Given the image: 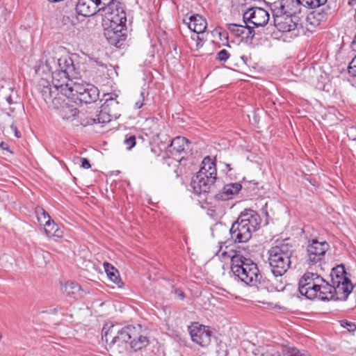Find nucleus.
Here are the masks:
<instances>
[{"mask_svg":"<svg viewBox=\"0 0 356 356\" xmlns=\"http://www.w3.org/2000/svg\"><path fill=\"white\" fill-rule=\"evenodd\" d=\"M261 222V217L257 211L245 209L232 223L229 229L231 239L234 243L248 242L252 238V233L259 228Z\"/></svg>","mask_w":356,"mask_h":356,"instance_id":"obj_1","label":"nucleus"},{"mask_svg":"<svg viewBox=\"0 0 356 356\" xmlns=\"http://www.w3.org/2000/svg\"><path fill=\"white\" fill-rule=\"evenodd\" d=\"M102 340L106 343V348L112 353H122L127 348V343L136 338L137 327L128 325L120 330H117L115 325L104 326Z\"/></svg>","mask_w":356,"mask_h":356,"instance_id":"obj_2","label":"nucleus"},{"mask_svg":"<svg viewBox=\"0 0 356 356\" xmlns=\"http://www.w3.org/2000/svg\"><path fill=\"white\" fill-rule=\"evenodd\" d=\"M293 252V248L289 238L277 242L268 250L269 265L275 277L282 276L289 268Z\"/></svg>","mask_w":356,"mask_h":356,"instance_id":"obj_3","label":"nucleus"},{"mask_svg":"<svg viewBox=\"0 0 356 356\" xmlns=\"http://www.w3.org/2000/svg\"><path fill=\"white\" fill-rule=\"evenodd\" d=\"M231 270L234 275L247 285L256 286L260 283L261 274L251 259L234 253L231 257Z\"/></svg>","mask_w":356,"mask_h":356,"instance_id":"obj_4","label":"nucleus"},{"mask_svg":"<svg viewBox=\"0 0 356 356\" xmlns=\"http://www.w3.org/2000/svg\"><path fill=\"white\" fill-rule=\"evenodd\" d=\"M37 87L49 107L60 111L65 104H67L64 98L65 95H62L59 89L52 88L51 85L47 80L42 79Z\"/></svg>","mask_w":356,"mask_h":356,"instance_id":"obj_5","label":"nucleus"},{"mask_svg":"<svg viewBox=\"0 0 356 356\" xmlns=\"http://www.w3.org/2000/svg\"><path fill=\"white\" fill-rule=\"evenodd\" d=\"M330 245L326 241H318L312 239L308 241L307 246V259L308 265L312 266L321 263L325 258Z\"/></svg>","mask_w":356,"mask_h":356,"instance_id":"obj_6","label":"nucleus"},{"mask_svg":"<svg viewBox=\"0 0 356 356\" xmlns=\"http://www.w3.org/2000/svg\"><path fill=\"white\" fill-rule=\"evenodd\" d=\"M105 13L106 18L110 21V26H125L127 22L126 13L122 4L114 0L102 9Z\"/></svg>","mask_w":356,"mask_h":356,"instance_id":"obj_7","label":"nucleus"},{"mask_svg":"<svg viewBox=\"0 0 356 356\" xmlns=\"http://www.w3.org/2000/svg\"><path fill=\"white\" fill-rule=\"evenodd\" d=\"M205 170L204 168H201L191 181V187L194 193L197 195L210 193L214 188L217 177L210 176L207 177L205 175V173H207Z\"/></svg>","mask_w":356,"mask_h":356,"instance_id":"obj_8","label":"nucleus"},{"mask_svg":"<svg viewBox=\"0 0 356 356\" xmlns=\"http://www.w3.org/2000/svg\"><path fill=\"white\" fill-rule=\"evenodd\" d=\"M301 1L298 0H280L271 5L273 17H284V16H295L300 12L299 5Z\"/></svg>","mask_w":356,"mask_h":356,"instance_id":"obj_9","label":"nucleus"},{"mask_svg":"<svg viewBox=\"0 0 356 356\" xmlns=\"http://www.w3.org/2000/svg\"><path fill=\"white\" fill-rule=\"evenodd\" d=\"M188 331L193 342L202 347H207L210 344L211 331L209 327L194 322L188 326Z\"/></svg>","mask_w":356,"mask_h":356,"instance_id":"obj_10","label":"nucleus"},{"mask_svg":"<svg viewBox=\"0 0 356 356\" xmlns=\"http://www.w3.org/2000/svg\"><path fill=\"white\" fill-rule=\"evenodd\" d=\"M269 20V14L264 8L253 7L247 10L243 14V21L245 24L252 23L254 26H265Z\"/></svg>","mask_w":356,"mask_h":356,"instance_id":"obj_11","label":"nucleus"},{"mask_svg":"<svg viewBox=\"0 0 356 356\" xmlns=\"http://www.w3.org/2000/svg\"><path fill=\"white\" fill-rule=\"evenodd\" d=\"M323 277L316 273L306 272L300 277L298 282V291L303 296L304 294L313 293L314 291L310 290L312 286L316 283H322Z\"/></svg>","mask_w":356,"mask_h":356,"instance_id":"obj_12","label":"nucleus"},{"mask_svg":"<svg viewBox=\"0 0 356 356\" xmlns=\"http://www.w3.org/2000/svg\"><path fill=\"white\" fill-rule=\"evenodd\" d=\"M125 26H110L104 31V35L108 43L117 47H120L126 39V35L122 32Z\"/></svg>","mask_w":356,"mask_h":356,"instance_id":"obj_13","label":"nucleus"},{"mask_svg":"<svg viewBox=\"0 0 356 356\" xmlns=\"http://www.w3.org/2000/svg\"><path fill=\"white\" fill-rule=\"evenodd\" d=\"M189 140L181 136L175 138L169 147V152L175 156H179L181 159H184L186 154L191 150Z\"/></svg>","mask_w":356,"mask_h":356,"instance_id":"obj_14","label":"nucleus"},{"mask_svg":"<svg viewBox=\"0 0 356 356\" xmlns=\"http://www.w3.org/2000/svg\"><path fill=\"white\" fill-rule=\"evenodd\" d=\"M76 10L79 15L90 17L102 9L95 0H79L76 5Z\"/></svg>","mask_w":356,"mask_h":356,"instance_id":"obj_15","label":"nucleus"},{"mask_svg":"<svg viewBox=\"0 0 356 356\" xmlns=\"http://www.w3.org/2000/svg\"><path fill=\"white\" fill-rule=\"evenodd\" d=\"M86 85L74 82L73 81L70 83H67L64 88V95L67 99H72L73 102L80 99L81 95H83L86 91Z\"/></svg>","mask_w":356,"mask_h":356,"instance_id":"obj_16","label":"nucleus"},{"mask_svg":"<svg viewBox=\"0 0 356 356\" xmlns=\"http://www.w3.org/2000/svg\"><path fill=\"white\" fill-rule=\"evenodd\" d=\"M274 24L276 28L282 32H290L295 31L298 24L294 19H297L296 16H284V17H273Z\"/></svg>","mask_w":356,"mask_h":356,"instance_id":"obj_17","label":"nucleus"},{"mask_svg":"<svg viewBox=\"0 0 356 356\" xmlns=\"http://www.w3.org/2000/svg\"><path fill=\"white\" fill-rule=\"evenodd\" d=\"M183 21L191 30L197 34L204 33L207 29V21L200 15H191L184 18Z\"/></svg>","mask_w":356,"mask_h":356,"instance_id":"obj_18","label":"nucleus"},{"mask_svg":"<svg viewBox=\"0 0 356 356\" xmlns=\"http://www.w3.org/2000/svg\"><path fill=\"white\" fill-rule=\"evenodd\" d=\"M74 76L65 72V71H60L59 70H55L52 71V88L59 89L62 95L64 94V88L67 83H70L72 80H70V77Z\"/></svg>","mask_w":356,"mask_h":356,"instance_id":"obj_19","label":"nucleus"},{"mask_svg":"<svg viewBox=\"0 0 356 356\" xmlns=\"http://www.w3.org/2000/svg\"><path fill=\"white\" fill-rule=\"evenodd\" d=\"M315 8L308 16V20L312 24L318 25L321 22L325 21L331 14L330 8L328 6H318L313 7Z\"/></svg>","mask_w":356,"mask_h":356,"instance_id":"obj_20","label":"nucleus"},{"mask_svg":"<svg viewBox=\"0 0 356 356\" xmlns=\"http://www.w3.org/2000/svg\"><path fill=\"white\" fill-rule=\"evenodd\" d=\"M241 184L239 183L226 184L219 193L214 195V197L222 201L230 200L241 190Z\"/></svg>","mask_w":356,"mask_h":356,"instance_id":"obj_21","label":"nucleus"},{"mask_svg":"<svg viewBox=\"0 0 356 356\" xmlns=\"http://www.w3.org/2000/svg\"><path fill=\"white\" fill-rule=\"evenodd\" d=\"M334 300H346L349 294L353 289V285L350 282L343 281V283L332 285Z\"/></svg>","mask_w":356,"mask_h":356,"instance_id":"obj_22","label":"nucleus"},{"mask_svg":"<svg viewBox=\"0 0 356 356\" xmlns=\"http://www.w3.org/2000/svg\"><path fill=\"white\" fill-rule=\"evenodd\" d=\"M228 29L236 36L245 39H252L254 35V31L252 27L239 25L236 24H229L227 25Z\"/></svg>","mask_w":356,"mask_h":356,"instance_id":"obj_23","label":"nucleus"},{"mask_svg":"<svg viewBox=\"0 0 356 356\" xmlns=\"http://www.w3.org/2000/svg\"><path fill=\"white\" fill-rule=\"evenodd\" d=\"M13 93V89L10 83L5 80H0V97L5 99L9 104H16L18 96Z\"/></svg>","mask_w":356,"mask_h":356,"instance_id":"obj_24","label":"nucleus"},{"mask_svg":"<svg viewBox=\"0 0 356 356\" xmlns=\"http://www.w3.org/2000/svg\"><path fill=\"white\" fill-rule=\"evenodd\" d=\"M330 277L332 285H336L337 283H343V281L350 282L343 265H339L333 268L330 273Z\"/></svg>","mask_w":356,"mask_h":356,"instance_id":"obj_25","label":"nucleus"},{"mask_svg":"<svg viewBox=\"0 0 356 356\" xmlns=\"http://www.w3.org/2000/svg\"><path fill=\"white\" fill-rule=\"evenodd\" d=\"M86 91L83 95H81L79 101L85 104L96 102L99 99V90L97 88L93 85L86 84Z\"/></svg>","mask_w":356,"mask_h":356,"instance_id":"obj_26","label":"nucleus"},{"mask_svg":"<svg viewBox=\"0 0 356 356\" xmlns=\"http://www.w3.org/2000/svg\"><path fill=\"white\" fill-rule=\"evenodd\" d=\"M334 297L332 284L323 278V282L319 284L318 298L321 300H334Z\"/></svg>","mask_w":356,"mask_h":356,"instance_id":"obj_27","label":"nucleus"},{"mask_svg":"<svg viewBox=\"0 0 356 356\" xmlns=\"http://www.w3.org/2000/svg\"><path fill=\"white\" fill-rule=\"evenodd\" d=\"M58 69L60 71H65L72 76L76 75L75 67L72 59L68 56H61L57 60Z\"/></svg>","mask_w":356,"mask_h":356,"instance_id":"obj_28","label":"nucleus"},{"mask_svg":"<svg viewBox=\"0 0 356 356\" xmlns=\"http://www.w3.org/2000/svg\"><path fill=\"white\" fill-rule=\"evenodd\" d=\"M64 291L69 297L79 299L83 296L84 291L81 286L75 282H67L64 286Z\"/></svg>","mask_w":356,"mask_h":356,"instance_id":"obj_29","label":"nucleus"},{"mask_svg":"<svg viewBox=\"0 0 356 356\" xmlns=\"http://www.w3.org/2000/svg\"><path fill=\"white\" fill-rule=\"evenodd\" d=\"M104 268L108 277L119 287H122L123 282L120 277L118 270L113 266L107 262L104 263Z\"/></svg>","mask_w":356,"mask_h":356,"instance_id":"obj_30","label":"nucleus"},{"mask_svg":"<svg viewBox=\"0 0 356 356\" xmlns=\"http://www.w3.org/2000/svg\"><path fill=\"white\" fill-rule=\"evenodd\" d=\"M140 330V326L138 325L137 327V335L136 338L133 339L130 342V347L135 351L140 350L143 347L146 346L148 344V339L146 337L140 334L139 330Z\"/></svg>","mask_w":356,"mask_h":356,"instance_id":"obj_31","label":"nucleus"},{"mask_svg":"<svg viewBox=\"0 0 356 356\" xmlns=\"http://www.w3.org/2000/svg\"><path fill=\"white\" fill-rule=\"evenodd\" d=\"M79 113L78 109L73 105L65 104L59 111V114L63 120H72Z\"/></svg>","mask_w":356,"mask_h":356,"instance_id":"obj_32","label":"nucleus"},{"mask_svg":"<svg viewBox=\"0 0 356 356\" xmlns=\"http://www.w3.org/2000/svg\"><path fill=\"white\" fill-rule=\"evenodd\" d=\"M204 168L205 171L207 173H205V175L207 176V177L212 176V177H216L217 176V170L216 167V163L213 160L211 159L210 156H206L202 162V167Z\"/></svg>","mask_w":356,"mask_h":356,"instance_id":"obj_33","label":"nucleus"},{"mask_svg":"<svg viewBox=\"0 0 356 356\" xmlns=\"http://www.w3.org/2000/svg\"><path fill=\"white\" fill-rule=\"evenodd\" d=\"M44 230L45 234L48 237L61 236L62 232L58 228V225L54 222L53 220H51L45 226H44Z\"/></svg>","mask_w":356,"mask_h":356,"instance_id":"obj_34","label":"nucleus"},{"mask_svg":"<svg viewBox=\"0 0 356 356\" xmlns=\"http://www.w3.org/2000/svg\"><path fill=\"white\" fill-rule=\"evenodd\" d=\"M35 214L40 225L42 226H45L51 220L49 213L42 207H36Z\"/></svg>","mask_w":356,"mask_h":356,"instance_id":"obj_35","label":"nucleus"},{"mask_svg":"<svg viewBox=\"0 0 356 356\" xmlns=\"http://www.w3.org/2000/svg\"><path fill=\"white\" fill-rule=\"evenodd\" d=\"M301 1V4L307 6L310 8L318 7V6H323L327 0H298Z\"/></svg>","mask_w":356,"mask_h":356,"instance_id":"obj_36","label":"nucleus"},{"mask_svg":"<svg viewBox=\"0 0 356 356\" xmlns=\"http://www.w3.org/2000/svg\"><path fill=\"white\" fill-rule=\"evenodd\" d=\"M127 149L131 150L136 145V136L134 135H127L124 140Z\"/></svg>","mask_w":356,"mask_h":356,"instance_id":"obj_37","label":"nucleus"},{"mask_svg":"<svg viewBox=\"0 0 356 356\" xmlns=\"http://www.w3.org/2000/svg\"><path fill=\"white\" fill-rule=\"evenodd\" d=\"M319 284H320V283H316L314 284V286H312V287L310 288L311 289L310 290L314 291V293H311V294L309 293H307V294H304L303 296H305V298H307V299H309V300L318 298Z\"/></svg>","mask_w":356,"mask_h":356,"instance_id":"obj_38","label":"nucleus"},{"mask_svg":"<svg viewBox=\"0 0 356 356\" xmlns=\"http://www.w3.org/2000/svg\"><path fill=\"white\" fill-rule=\"evenodd\" d=\"M284 356H310L307 353H303L297 348H291L287 350Z\"/></svg>","mask_w":356,"mask_h":356,"instance_id":"obj_39","label":"nucleus"},{"mask_svg":"<svg viewBox=\"0 0 356 356\" xmlns=\"http://www.w3.org/2000/svg\"><path fill=\"white\" fill-rule=\"evenodd\" d=\"M230 54L226 49L220 50L216 55V59L220 61L225 62L229 58Z\"/></svg>","mask_w":356,"mask_h":356,"instance_id":"obj_40","label":"nucleus"},{"mask_svg":"<svg viewBox=\"0 0 356 356\" xmlns=\"http://www.w3.org/2000/svg\"><path fill=\"white\" fill-rule=\"evenodd\" d=\"M341 325L342 327L346 328L349 332H352L356 330V325L355 323L346 320L341 321Z\"/></svg>","mask_w":356,"mask_h":356,"instance_id":"obj_41","label":"nucleus"},{"mask_svg":"<svg viewBox=\"0 0 356 356\" xmlns=\"http://www.w3.org/2000/svg\"><path fill=\"white\" fill-rule=\"evenodd\" d=\"M10 13L6 9L2 8L0 10V22L1 24L5 23L10 17Z\"/></svg>","mask_w":356,"mask_h":356,"instance_id":"obj_42","label":"nucleus"},{"mask_svg":"<svg viewBox=\"0 0 356 356\" xmlns=\"http://www.w3.org/2000/svg\"><path fill=\"white\" fill-rule=\"evenodd\" d=\"M114 0H95V2L97 3L101 9H103L104 7L108 6Z\"/></svg>","mask_w":356,"mask_h":356,"instance_id":"obj_43","label":"nucleus"},{"mask_svg":"<svg viewBox=\"0 0 356 356\" xmlns=\"http://www.w3.org/2000/svg\"><path fill=\"white\" fill-rule=\"evenodd\" d=\"M261 356H280V355L277 351H275L273 350H268L265 352H262Z\"/></svg>","mask_w":356,"mask_h":356,"instance_id":"obj_44","label":"nucleus"},{"mask_svg":"<svg viewBox=\"0 0 356 356\" xmlns=\"http://www.w3.org/2000/svg\"><path fill=\"white\" fill-rule=\"evenodd\" d=\"M81 167L85 169H88L90 168V164L89 161L86 158H81Z\"/></svg>","mask_w":356,"mask_h":356,"instance_id":"obj_45","label":"nucleus"},{"mask_svg":"<svg viewBox=\"0 0 356 356\" xmlns=\"http://www.w3.org/2000/svg\"><path fill=\"white\" fill-rule=\"evenodd\" d=\"M175 293L180 299L182 300L184 298V293L181 290L176 289Z\"/></svg>","mask_w":356,"mask_h":356,"instance_id":"obj_46","label":"nucleus"},{"mask_svg":"<svg viewBox=\"0 0 356 356\" xmlns=\"http://www.w3.org/2000/svg\"><path fill=\"white\" fill-rule=\"evenodd\" d=\"M354 67H356V56L353 58L348 65L349 69H354Z\"/></svg>","mask_w":356,"mask_h":356,"instance_id":"obj_47","label":"nucleus"},{"mask_svg":"<svg viewBox=\"0 0 356 356\" xmlns=\"http://www.w3.org/2000/svg\"><path fill=\"white\" fill-rule=\"evenodd\" d=\"M10 128L14 131L15 136L17 138H19L21 136L19 131L17 130V129L15 126L11 125Z\"/></svg>","mask_w":356,"mask_h":356,"instance_id":"obj_48","label":"nucleus"},{"mask_svg":"<svg viewBox=\"0 0 356 356\" xmlns=\"http://www.w3.org/2000/svg\"><path fill=\"white\" fill-rule=\"evenodd\" d=\"M348 73L353 76H356V67H354V69L348 68Z\"/></svg>","mask_w":356,"mask_h":356,"instance_id":"obj_49","label":"nucleus"},{"mask_svg":"<svg viewBox=\"0 0 356 356\" xmlns=\"http://www.w3.org/2000/svg\"><path fill=\"white\" fill-rule=\"evenodd\" d=\"M232 255H229V254H227V252H222V254H221V255H220V257H222V258L228 257V258H230V259H231V257H232Z\"/></svg>","mask_w":356,"mask_h":356,"instance_id":"obj_50","label":"nucleus"},{"mask_svg":"<svg viewBox=\"0 0 356 356\" xmlns=\"http://www.w3.org/2000/svg\"><path fill=\"white\" fill-rule=\"evenodd\" d=\"M143 104L141 102H136L135 106L136 108H140L143 106Z\"/></svg>","mask_w":356,"mask_h":356,"instance_id":"obj_51","label":"nucleus"},{"mask_svg":"<svg viewBox=\"0 0 356 356\" xmlns=\"http://www.w3.org/2000/svg\"><path fill=\"white\" fill-rule=\"evenodd\" d=\"M226 167H227V171H231L232 170V168L230 167V164H226Z\"/></svg>","mask_w":356,"mask_h":356,"instance_id":"obj_52","label":"nucleus"},{"mask_svg":"<svg viewBox=\"0 0 356 356\" xmlns=\"http://www.w3.org/2000/svg\"><path fill=\"white\" fill-rule=\"evenodd\" d=\"M5 145V144H4L3 143H1V147L3 149H6V147H3V145Z\"/></svg>","mask_w":356,"mask_h":356,"instance_id":"obj_53","label":"nucleus"},{"mask_svg":"<svg viewBox=\"0 0 356 356\" xmlns=\"http://www.w3.org/2000/svg\"><path fill=\"white\" fill-rule=\"evenodd\" d=\"M140 95H141V96H142L143 99H144V92H142Z\"/></svg>","mask_w":356,"mask_h":356,"instance_id":"obj_54","label":"nucleus"},{"mask_svg":"<svg viewBox=\"0 0 356 356\" xmlns=\"http://www.w3.org/2000/svg\"><path fill=\"white\" fill-rule=\"evenodd\" d=\"M259 302H262L263 304H266V303H267L266 302H265V301H261V300H259Z\"/></svg>","mask_w":356,"mask_h":356,"instance_id":"obj_55","label":"nucleus"},{"mask_svg":"<svg viewBox=\"0 0 356 356\" xmlns=\"http://www.w3.org/2000/svg\"><path fill=\"white\" fill-rule=\"evenodd\" d=\"M253 353H254L255 355H258V354H259L258 353H256V352H254V351H253Z\"/></svg>","mask_w":356,"mask_h":356,"instance_id":"obj_56","label":"nucleus"},{"mask_svg":"<svg viewBox=\"0 0 356 356\" xmlns=\"http://www.w3.org/2000/svg\"><path fill=\"white\" fill-rule=\"evenodd\" d=\"M47 65H49V60H47Z\"/></svg>","mask_w":356,"mask_h":356,"instance_id":"obj_57","label":"nucleus"},{"mask_svg":"<svg viewBox=\"0 0 356 356\" xmlns=\"http://www.w3.org/2000/svg\"><path fill=\"white\" fill-rule=\"evenodd\" d=\"M197 37V39L199 40L200 39V37L198 35H196Z\"/></svg>","mask_w":356,"mask_h":356,"instance_id":"obj_58","label":"nucleus"},{"mask_svg":"<svg viewBox=\"0 0 356 356\" xmlns=\"http://www.w3.org/2000/svg\"><path fill=\"white\" fill-rule=\"evenodd\" d=\"M54 312L56 313V309H54Z\"/></svg>","mask_w":356,"mask_h":356,"instance_id":"obj_59","label":"nucleus"},{"mask_svg":"<svg viewBox=\"0 0 356 356\" xmlns=\"http://www.w3.org/2000/svg\"><path fill=\"white\" fill-rule=\"evenodd\" d=\"M98 122H101L99 118L97 119Z\"/></svg>","mask_w":356,"mask_h":356,"instance_id":"obj_60","label":"nucleus"}]
</instances>
